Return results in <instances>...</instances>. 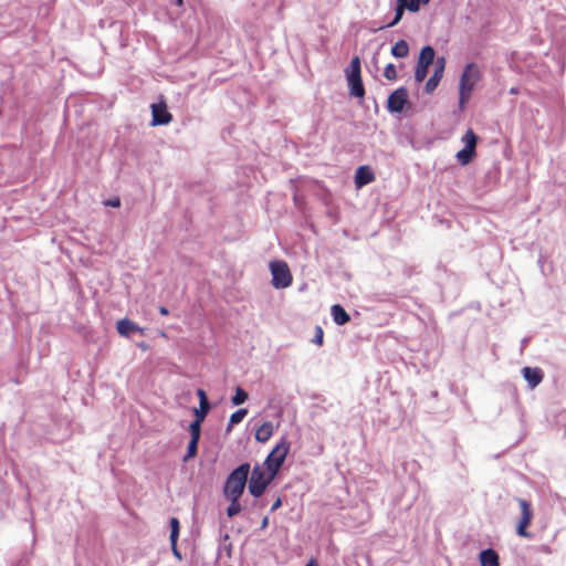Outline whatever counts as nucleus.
Returning <instances> with one entry per match:
<instances>
[{
	"mask_svg": "<svg viewBox=\"0 0 566 566\" xmlns=\"http://www.w3.org/2000/svg\"><path fill=\"white\" fill-rule=\"evenodd\" d=\"M482 78V72L475 63H469L464 66L459 83V108L463 112L471 98L475 85Z\"/></svg>",
	"mask_w": 566,
	"mask_h": 566,
	"instance_id": "1",
	"label": "nucleus"
},
{
	"mask_svg": "<svg viewBox=\"0 0 566 566\" xmlns=\"http://www.w3.org/2000/svg\"><path fill=\"white\" fill-rule=\"evenodd\" d=\"M250 464L243 463L234 469L227 479L224 494L227 497H240L247 484Z\"/></svg>",
	"mask_w": 566,
	"mask_h": 566,
	"instance_id": "2",
	"label": "nucleus"
},
{
	"mask_svg": "<svg viewBox=\"0 0 566 566\" xmlns=\"http://www.w3.org/2000/svg\"><path fill=\"white\" fill-rule=\"evenodd\" d=\"M290 450V442L283 438L270 452L264 461L265 469L272 476H275L284 463Z\"/></svg>",
	"mask_w": 566,
	"mask_h": 566,
	"instance_id": "3",
	"label": "nucleus"
},
{
	"mask_svg": "<svg viewBox=\"0 0 566 566\" xmlns=\"http://www.w3.org/2000/svg\"><path fill=\"white\" fill-rule=\"evenodd\" d=\"M275 476H272L271 473L256 465L252 470V474L249 481V491L254 497H260L268 485L272 482Z\"/></svg>",
	"mask_w": 566,
	"mask_h": 566,
	"instance_id": "4",
	"label": "nucleus"
},
{
	"mask_svg": "<svg viewBox=\"0 0 566 566\" xmlns=\"http://www.w3.org/2000/svg\"><path fill=\"white\" fill-rule=\"evenodd\" d=\"M270 270L272 274V285L275 289H286L292 284L293 276L286 262L272 261L270 263Z\"/></svg>",
	"mask_w": 566,
	"mask_h": 566,
	"instance_id": "5",
	"label": "nucleus"
},
{
	"mask_svg": "<svg viewBox=\"0 0 566 566\" xmlns=\"http://www.w3.org/2000/svg\"><path fill=\"white\" fill-rule=\"evenodd\" d=\"M408 103V91L405 87L395 90L388 97L387 108L391 113H399Z\"/></svg>",
	"mask_w": 566,
	"mask_h": 566,
	"instance_id": "6",
	"label": "nucleus"
},
{
	"mask_svg": "<svg viewBox=\"0 0 566 566\" xmlns=\"http://www.w3.org/2000/svg\"><path fill=\"white\" fill-rule=\"evenodd\" d=\"M153 122L151 125H167L172 120V115L167 111L165 103L151 105Z\"/></svg>",
	"mask_w": 566,
	"mask_h": 566,
	"instance_id": "7",
	"label": "nucleus"
},
{
	"mask_svg": "<svg viewBox=\"0 0 566 566\" xmlns=\"http://www.w3.org/2000/svg\"><path fill=\"white\" fill-rule=\"evenodd\" d=\"M375 180V175L369 168V166H360L356 170L355 175V185L357 188H361Z\"/></svg>",
	"mask_w": 566,
	"mask_h": 566,
	"instance_id": "8",
	"label": "nucleus"
},
{
	"mask_svg": "<svg viewBox=\"0 0 566 566\" xmlns=\"http://www.w3.org/2000/svg\"><path fill=\"white\" fill-rule=\"evenodd\" d=\"M522 374L531 388H535L543 380V371L538 367H524Z\"/></svg>",
	"mask_w": 566,
	"mask_h": 566,
	"instance_id": "9",
	"label": "nucleus"
},
{
	"mask_svg": "<svg viewBox=\"0 0 566 566\" xmlns=\"http://www.w3.org/2000/svg\"><path fill=\"white\" fill-rule=\"evenodd\" d=\"M197 396L199 398V408L195 409L196 420L203 421L210 410V403L203 389H198Z\"/></svg>",
	"mask_w": 566,
	"mask_h": 566,
	"instance_id": "10",
	"label": "nucleus"
},
{
	"mask_svg": "<svg viewBox=\"0 0 566 566\" xmlns=\"http://www.w3.org/2000/svg\"><path fill=\"white\" fill-rule=\"evenodd\" d=\"M443 71H444V61H443V59H441L439 65L436 66L433 74L430 76V78L426 83V91L428 93H431L432 91L436 90V87L438 86V84L442 77Z\"/></svg>",
	"mask_w": 566,
	"mask_h": 566,
	"instance_id": "11",
	"label": "nucleus"
},
{
	"mask_svg": "<svg viewBox=\"0 0 566 566\" xmlns=\"http://www.w3.org/2000/svg\"><path fill=\"white\" fill-rule=\"evenodd\" d=\"M479 559L481 566H500L499 554L492 548L482 551L479 555Z\"/></svg>",
	"mask_w": 566,
	"mask_h": 566,
	"instance_id": "12",
	"label": "nucleus"
},
{
	"mask_svg": "<svg viewBox=\"0 0 566 566\" xmlns=\"http://www.w3.org/2000/svg\"><path fill=\"white\" fill-rule=\"evenodd\" d=\"M116 329L119 335L122 336H128L133 332H140L143 333V328H140L136 323L124 318L117 322Z\"/></svg>",
	"mask_w": 566,
	"mask_h": 566,
	"instance_id": "13",
	"label": "nucleus"
},
{
	"mask_svg": "<svg viewBox=\"0 0 566 566\" xmlns=\"http://www.w3.org/2000/svg\"><path fill=\"white\" fill-rule=\"evenodd\" d=\"M274 432V426L271 421L263 422L255 431V439L259 442H266Z\"/></svg>",
	"mask_w": 566,
	"mask_h": 566,
	"instance_id": "14",
	"label": "nucleus"
},
{
	"mask_svg": "<svg viewBox=\"0 0 566 566\" xmlns=\"http://www.w3.org/2000/svg\"><path fill=\"white\" fill-rule=\"evenodd\" d=\"M331 313L333 316L334 322L337 325H344L349 322L350 316L348 313L343 308V306L335 304L331 308Z\"/></svg>",
	"mask_w": 566,
	"mask_h": 566,
	"instance_id": "15",
	"label": "nucleus"
},
{
	"mask_svg": "<svg viewBox=\"0 0 566 566\" xmlns=\"http://www.w3.org/2000/svg\"><path fill=\"white\" fill-rule=\"evenodd\" d=\"M346 78H361V67L359 56H354L346 70Z\"/></svg>",
	"mask_w": 566,
	"mask_h": 566,
	"instance_id": "16",
	"label": "nucleus"
},
{
	"mask_svg": "<svg viewBox=\"0 0 566 566\" xmlns=\"http://www.w3.org/2000/svg\"><path fill=\"white\" fill-rule=\"evenodd\" d=\"M350 95L363 98L365 96V87L361 78H348Z\"/></svg>",
	"mask_w": 566,
	"mask_h": 566,
	"instance_id": "17",
	"label": "nucleus"
},
{
	"mask_svg": "<svg viewBox=\"0 0 566 566\" xmlns=\"http://www.w3.org/2000/svg\"><path fill=\"white\" fill-rule=\"evenodd\" d=\"M434 56L436 52L433 48L430 45H426L420 51L418 63L429 66L430 64H432Z\"/></svg>",
	"mask_w": 566,
	"mask_h": 566,
	"instance_id": "18",
	"label": "nucleus"
},
{
	"mask_svg": "<svg viewBox=\"0 0 566 566\" xmlns=\"http://www.w3.org/2000/svg\"><path fill=\"white\" fill-rule=\"evenodd\" d=\"M391 54L395 57L403 59L409 54V45L405 40H399L391 48Z\"/></svg>",
	"mask_w": 566,
	"mask_h": 566,
	"instance_id": "19",
	"label": "nucleus"
},
{
	"mask_svg": "<svg viewBox=\"0 0 566 566\" xmlns=\"http://www.w3.org/2000/svg\"><path fill=\"white\" fill-rule=\"evenodd\" d=\"M516 501L521 509V518L532 521L534 515L532 504L524 499H517Z\"/></svg>",
	"mask_w": 566,
	"mask_h": 566,
	"instance_id": "20",
	"label": "nucleus"
},
{
	"mask_svg": "<svg viewBox=\"0 0 566 566\" xmlns=\"http://www.w3.org/2000/svg\"><path fill=\"white\" fill-rule=\"evenodd\" d=\"M408 6H409L408 0H397L395 18L390 23H388L387 27L390 28V27L396 25L401 20L405 10L408 9Z\"/></svg>",
	"mask_w": 566,
	"mask_h": 566,
	"instance_id": "21",
	"label": "nucleus"
},
{
	"mask_svg": "<svg viewBox=\"0 0 566 566\" xmlns=\"http://www.w3.org/2000/svg\"><path fill=\"white\" fill-rule=\"evenodd\" d=\"M247 415H248V409H245V408H241V409L234 411L230 416V420H229V423H228V427H227V431H230L234 424L240 423L244 419V417Z\"/></svg>",
	"mask_w": 566,
	"mask_h": 566,
	"instance_id": "22",
	"label": "nucleus"
},
{
	"mask_svg": "<svg viewBox=\"0 0 566 566\" xmlns=\"http://www.w3.org/2000/svg\"><path fill=\"white\" fill-rule=\"evenodd\" d=\"M474 156L475 150H471L465 147L457 153V159L462 166L470 164Z\"/></svg>",
	"mask_w": 566,
	"mask_h": 566,
	"instance_id": "23",
	"label": "nucleus"
},
{
	"mask_svg": "<svg viewBox=\"0 0 566 566\" xmlns=\"http://www.w3.org/2000/svg\"><path fill=\"white\" fill-rule=\"evenodd\" d=\"M462 142L465 144V148L475 150L478 136L472 129H468L462 137Z\"/></svg>",
	"mask_w": 566,
	"mask_h": 566,
	"instance_id": "24",
	"label": "nucleus"
},
{
	"mask_svg": "<svg viewBox=\"0 0 566 566\" xmlns=\"http://www.w3.org/2000/svg\"><path fill=\"white\" fill-rule=\"evenodd\" d=\"M230 500V504L227 509V515L229 517H233L235 515H238L240 512H241V504L239 502V499L240 497H228Z\"/></svg>",
	"mask_w": 566,
	"mask_h": 566,
	"instance_id": "25",
	"label": "nucleus"
},
{
	"mask_svg": "<svg viewBox=\"0 0 566 566\" xmlns=\"http://www.w3.org/2000/svg\"><path fill=\"white\" fill-rule=\"evenodd\" d=\"M531 523H532V521L520 518V522H518L517 527H516V533L521 537L531 538L532 535L526 530L531 525Z\"/></svg>",
	"mask_w": 566,
	"mask_h": 566,
	"instance_id": "26",
	"label": "nucleus"
},
{
	"mask_svg": "<svg viewBox=\"0 0 566 566\" xmlns=\"http://www.w3.org/2000/svg\"><path fill=\"white\" fill-rule=\"evenodd\" d=\"M248 392L243 388L237 387L235 394L231 400L234 406H239L244 403L248 400Z\"/></svg>",
	"mask_w": 566,
	"mask_h": 566,
	"instance_id": "27",
	"label": "nucleus"
},
{
	"mask_svg": "<svg viewBox=\"0 0 566 566\" xmlns=\"http://www.w3.org/2000/svg\"><path fill=\"white\" fill-rule=\"evenodd\" d=\"M201 423H202V421H199L196 419L190 423L189 432H190L191 439L200 440Z\"/></svg>",
	"mask_w": 566,
	"mask_h": 566,
	"instance_id": "28",
	"label": "nucleus"
},
{
	"mask_svg": "<svg viewBox=\"0 0 566 566\" xmlns=\"http://www.w3.org/2000/svg\"><path fill=\"white\" fill-rule=\"evenodd\" d=\"M179 531H180V525H179L178 518L171 517L170 518V537H169V539L178 541Z\"/></svg>",
	"mask_w": 566,
	"mask_h": 566,
	"instance_id": "29",
	"label": "nucleus"
},
{
	"mask_svg": "<svg viewBox=\"0 0 566 566\" xmlns=\"http://www.w3.org/2000/svg\"><path fill=\"white\" fill-rule=\"evenodd\" d=\"M428 67L429 66H427V65H422V64L417 63V67H416V71H415V80L418 83L422 82L427 77Z\"/></svg>",
	"mask_w": 566,
	"mask_h": 566,
	"instance_id": "30",
	"label": "nucleus"
},
{
	"mask_svg": "<svg viewBox=\"0 0 566 566\" xmlns=\"http://www.w3.org/2000/svg\"><path fill=\"white\" fill-rule=\"evenodd\" d=\"M198 442L199 440L190 439L187 448V454L184 458L185 461L196 457L198 450Z\"/></svg>",
	"mask_w": 566,
	"mask_h": 566,
	"instance_id": "31",
	"label": "nucleus"
},
{
	"mask_svg": "<svg viewBox=\"0 0 566 566\" xmlns=\"http://www.w3.org/2000/svg\"><path fill=\"white\" fill-rule=\"evenodd\" d=\"M384 76L385 78H387L388 81H395L397 80L398 75H397V70H396V66L392 64V63H389L385 66V70H384Z\"/></svg>",
	"mask_w": 566,
	"mask_h": 566,
	"instance_id": "32",
	"label": "nucleus"
},
{
	"mask_svg": "<svg viewBox=\"0 0 566 566\" xmlns=\"http://www.w3.org/2000/svg\"><path fill=\"white\" fill-rule=\"evenodd\" d=\"M430 0H408V10L417 12L421 4H427Z\"/></svg>",
	"mask_w": 566,
	"mask_h": 566,
	"instance_id": "33",
	"label": "nucleus"
},
{
	"mask_svg": "<svg viewBox=\"0 0 566 566\" xmlns=\"http://www.w3.org/2000/svg\"><path fill=\"white\" fill-rule=\"evenodd\" d=\"M323 337H324L323 328L321 326H316L315 335H314V338H313V343H315L318 346H322L323 345Z\"/></svg>",
	"mask_w": 566,
	"mask_h": 566,
	"instance_id": "34",
	"label": "nucleus"
},
{
	"mask_svg": "<svg viewBox=\"0 0 566 566\" xmlns=\"http://www.w3.org/2000/svg\"><path fill=\"white\" fill-rule=\"evenodd\" d=\"M177 542H178V541H170L171 552H172L174 556H175L178 560H181V559H182V556H181V553L179 552V549H178V547H177Z\"/></svg>",
	"mask_w": 566,
	"mask_h": 566,
	"instance_id": "35",
	"label": "nucleus"
},
{
	"mask_svg": "<svg viewBox=\"0 0 566 566\" xmlns=\"http://www.w3.org/2000/svg\"><path fill=\"white\" fill-rule=\"evenodd\" d=\"M105 205L113 207V208H118L120 206V200H119V198H113V199L107 200L105 202Z\"/></svg>",
	"mask_w": 566,
	"mask_h": 566,
	"instance_id": "36",
	"label": "nucleus"
},
{
	"mask_svg": "<svg viewBox=\"0 0 566 566\" xmlns=\"http://www.w3.org/2000/svg\"><path fill=\"white\" fill-rule=\"evenodd\" d=\"M281 506H282V500H281V497H277V499L275 500V502L272 504V506H271V511H272V512H274V511H276L277 509H280Z\"/></svg>",
	"mask_w": 566,
	"mask_h": 566,
	"instance_id": "37",
	"label": "nucleus"
},
{
	"mask_svg": "<svg viewBox=\"0 0 566 566\" xmlns=\"http://www.w3.org/2000/svg\"><path fill=\"white\" fill-rule=\"evenodd\" d=\"M159 313H160L161 315H165V316H166V315H168V314H169V311H168V308H167V307H165V306H160V307H159Z\"/></svg>",
	"mask_w": 566,
	"mask_h": 566,
	"instance_id": "38",
	"label": "nucleus"
},
{
	"mask_svg": "<svg viewBox=\"0 0 566 566\" xmlns=\"http://www.w3.org/2000/svg\"><path fill=\"white\" fill-rule=\"evenodd\" d=\"M269 518L265 516L262 521L261 528H265L268 526Z\"/></svg>",
	"mask_w": 566,
	"mask_h": 566,
	"instance_id": "39",
	"label": "nucleus"
},
{
	"mask_svg": "<svg viewBox=\"0 0 566 566\" xmlns=\"http://www.w3.org/2000/svg\"><path fill=\"white\" fill-rule=\"evenodd\" d=\"M306 566H316V563L312 559Z\"/></svg>",
	"mask_w": 566,
	"mask_h": 566,
	"instance_id": "40",
	"label": "nucleus"
},
{
	"mask_svg": "<svg viewBox=\"0 0 566 566\" xmlns=\"http://www.w3.org/2000/svg\"><path fill=\"white\" fill-rule=\"evenodd\" d=\"M511 93L515 94V93H517V91L515 88H512Z\"/></svg>",
	"mask_w": 566,
	"mask_h": 566,
	"instance_id": "41",
	"label": "nucleus"
},
{
	"mask_svg": "<svg viewBox=\"0 0 566 566\" xmlns=\"http://www.w3.org/2000/svg\"><path fill=\"white\" fill-rule=\"evenodd\" d=\"M178 4H181L182 3V0H176Z\"/></svg>",
	"mask_w": 566,
	"mask_h": 566,
	"instance_id": "42",
	"label": "nucleus"
}]
</instances>
